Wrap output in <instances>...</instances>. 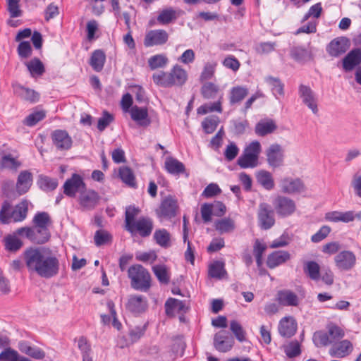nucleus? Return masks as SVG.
<instances>
[{
    "label": "nucleus",
    "instance_id": "28",
    "mask_svg": "<svg viewBox=\"0 0 361 361\" xmlns=\"http://www.w3.org/2000/svg\"><path fill=\"white\" fill-rule=\"evenodd\" d=\"M147 300L142 295H131L127 303V308L133 313H141L147 308Z\"/></svg>",
    "mask_w": 361,
    "mask_h": 361
},
{
    "label": "nucleus",
    "instance_id": "7",
    "mask_svg": "<svg viewBox=\"0 0 361 361\" xmlns=\"http://www.w3.org/2000/svg\"><path fill=\"white\" fill-rule=\"evenodd\" d=\"M86 188V185L79 174L73 173L63 184V192L70 197H75L77 192H81Z\"/></svg>",
    "mask_w": 361,
    "mask_h": 361
},
{
    "label": "nucleus",
    "instance_id": "59",
    "mask_svg": "<svg viewBox=\"0 0 361 361\" xmlns=\"http://www.w3.org/2000/svg\"><path fill=\"white\" fill-rule=\"evenodd\" d=\"M284 352L286 355L290 357L293 358L300 355V345L298 341H292L287 345L284 347Z\"/></svg>",
    "mask_w": 361,
    "mask_h": 361
},
{
    "label": "nucleus",
    "instance_id": "55",
    "mask_svg": "<svg viewBox=\"0 0 361 361\" xmlns=\"http://www.w3.org/2000/svg\"><path fill=\"white\" fill-rule=\"evenodd\" d=\"M219 123V118L215 116H208L202 122L204 131L210 134L215 131Z\"/></svg>",
    "mask_w": 361,
    "mask_h": 361
},
{
    "label": "nucleus",
    "instance_id": "6",
    "mask_svg": "<svg viewBox=\"0 0 361 361\" xmlns=\"http://www.w3.org/2000/svg\"><path fill=\"white\" fill-rule=\"evenodd\" d=\"M234 343L233 336L226 330H221L214 335V347L221 353H226L231 350Z\"/></svg>",
    "mask_w": 361,
    "mask_h": 361
},
{
    "label": "nucleus",
    "instance_id": "11",
    "mask_svg": "<svg viewBox=\"0 0 361 361\" xmlns=\"http://www.w3.org/2000/svg\"><path fill=\"white\" fill-rule=\"evenodd\" d=\"M101 197L94 190H86L80 192L79 196V204L85 210H92L99 203Z\"/></svg>",
    "mask_w": 361,
    "mask_h": 361
},
{
    "label": "nucleus",
    "instance_id": "8",
    "mask_svg": "<svg viewBox=\"0 0 361 361\" xmlns=\"http://www.w3.org/2000/svg\"><path fill=\"white\" fill-rule=\"evenodd\" d=\"M267 161L272 168H279L283 165L284 151L279 144H272L266 151Z\"/></svg>",
    "mask_w": 361,
    "mask_h": 361
},
{
    "label": "nucleus",
    "instance_id": "57",
    "mask_svg": "<svg viewBox=\"0 0 361 361\" xmlns=\"http://www.w3.org/2000/svg\"><path fill=\"white\" fill-rule=\"evenodd\" d=\"M230 329L238 341L243 342L246 340V332L238 322L232 320L230 322Z\"/></svg>",
    "mask_w": 361,
    "mask_h": 361
},
{
    "label": "nucleus",
    "instance_id": "23",
    "mask_svg": "<svg viewBox=\"0 0 361 361\" xmlns=\"http://www.w3.org/2000/svg\"><path fill=\"white\" fill-rule=\"evenodd\" d=\"M290 258V255L288 252L285 250L275 251L268 255L267 264L270 269H274L288 260Z\"/></svg>",
    "mask_w": 361,
    "mask_h": 361
},
{
    "label": "nucleus",
    "instance_id": "58",
    "mask_svg": "<svg viewBox=\"0 0 361 361\" xmlns=\"http://www.w3.org/2000/svg\"><path fill=\"white\" fill-rule=\"evenodd\" d=\"M313 341L316 346H326L332 343L328 332L317 331L314 334Z\"/></svg>",
    "mask_w": 361,
    "mask_h": 361
},
{
    "label": "nucleus",
    "instance_id": "32",
    "mask_svg": "<svg viewBox=\"0 0 361 361\" xmlns=\"http://www.w3.org/2000/svg\"><path fill=\"white\" fill-rule=\"evenodd\" d=\"M248 89L243 86L233 87L229 93V102L231 106L240 104L248 94Z\"/></svg>",
    "mask_w": 361,
    "mask_h": 361
},
{
    "label": "nucleus",
    "instance_id": "4",
    "mask_svg": "<svg viewBox=\"0 0 361 361\" xmlns=\"http://www.w3.org/2000/svg\"><path fill=\"white\" fill-rule=\"evenodd\" d=\"M262 151L259 141H252L245 149L238 159L237 163L242 169L255 168L257 166L259 157Z\"/></svg>",
    "mask_w": 361,
    "mask_h": 361
},
{
    "label": "nucleus",
    "instance_id": "26",
    "mask_svg": "<svg viewBox=\"0 0 361 361\" xmlns=\"http://www.w3.org/2000/svg\"><path fill=\"white\" fill-rule=\"evenodd\" d=\"M131 118L141 126H148L150 124V120L148 118V111L146 108L134 106L130 111Z\"/></svg>",
    "mask_w": 361,
    "mask_h": 361
},
{
    "label": "nucleus",
    "instance_id": "18",
    "mask_svg": "<svg viewBox=\"0 0 361 361\" xmlns=\"http://www.w3.org/2000/svg\"><path fill=\"white\" fill-rule=\"evenodd\" d=\"M299 95L302 99L303 103L316 114L318 112V108L317 99L312 89L309 86L300 85L299 87Z\"/></svg>",
    "mask_w": 361,
    "mask_h": 361
},
{
    "label": "nucleus",
    "instance_id": "40",
    "mask_svg": "<svg viewBox=\"0 0 361 361\" xmlns=\"http://www.w3.org/2000/svg\"><path fill=\"white\" fill-rule=\"evenodd\" d=\"M32 77L41 76L45 72V68L43 63L38 59L34 58L30 61L25 63Z\"/></svg>",
    "mask_w": 361,
    "mask_h": 361
},
{
    "label": "nucleus",
    "instance_id": "50",
    "mask_svg": "<svg viewBox=\"0 0 361 361\" xmlns=\"http://www.w3.org/2000/svg\"><path fill=\"white\" fill-rule=\"evenodd\" d=\"M140 209L134 206H129L126 208L125 213V227L127 231L131 230L132 224L136 221L135 217L138 215Z\"/></svg>",
    "mask_w": 361,
    "mask_h": 361
},
{
    "label": "nucleus",
    "instance_id": "34",
    "mask_svg": "<svg viewBox=\"0 0 361 361\" xmlns=\"http://www.w3.org/2000/svg\"><path fill=\"white\" fill-rule=\"evenodd\" d=\"M276 128L277 126L273 120H264L256 124L255 132L259 136H265L272 133Z\"/></svg>",
    "mask_w": 361,
    "mask_h": 361
},
{
    "label": "nucleus",
    "instance_id": "60",
    "mask_svg": "<svg viewBox=\"0 0 361 361\" xmlns=\"http://www.w3.org/2000/svg\"><path fill=\"white\" fill-rule=\"evenodd\" d=\"M17 52L21 59H25L30 57L32 54V49L30 42H21L18 46Z\"/></svg>",
    "mask_w": 361,
    "mask_h": 361
},
{
    "label": "nucleus",
    "instance_id": "48",
    "mask_svg": "<svg viewBox=\"0 0 361 361\" xmlns=\"http://www.w3.org/2000/svg\"><path fill=\"white\" fill-rule=\"evenodd\" d=\"M152 271L161 283L168 284L170 281V276L165 265H155L152 267Z\"/></svg>",
    "mask_w": 361,
    "mask_h": 361
},
{
    "label": "nucleus",
    "instance_id": "30",
    "mask_svg": "<svg viewBox=\"0 0 361 361\" xmlns=\"http://www.w3.org/2000/svg\"><path fill=\"white\" fill-rule=\"evenodd\" d=\"M277 300L283 306H297L298 305V295L290 290H279L277 293Z\"/></svg>",
    "mask_w": 361,
    "mask_h": 361
},
{
    "label": "nucleus",
    "instance_id": "36",
    "mask_svg": "<svg viewBox=\"0 0 361 361\" xmlns=\"http://www.w3.org/2000/svg\"><path fill=\"white\" fill-rule=\"evenodd\" d=\"M106 55L101 49H97L92 54L90 64L94 71L100 72L104 66Z\"/></svg>",
    "mask_w": 361,
    "mask_h": 361
},
{
    "label": "nucleus",
    "instance_id": "5",
    "mask_svg": "<svg viewBox=\"0 0 361 361\" xmlns=\"http://www.w3.org/2000/svg\"><path fill=\"white\" fill-rule=\"evenodd\" d=\"M273 204L278 216L286 217L292 215L296 210V204L295 201L290 197L279 195L274 202Z\"/></svg>",
    "mask_w": 361,
    "mask_h": 361
},
{
    "label": "nucleus",
    "instance_id": "29",
    "mask_svg": "<svg viewBox=\"0 0 361 361\" xmlns=\"http://www.w3.org/2000/svg\"><path fill=\"white\" fill-rule=\"evenodd\" d=\"M18 348L20 352L25 353L35 359L42 360L44 357V352L37 347H33L27 341H21L18 344Z\"/></svg>",
    "mask_w": 361,
    "mask_h": 361
},
{
    "label": "nucleus",
    "instance_id": "43",
    "mask_svg": "<svg viewBox=\"0 0 361 361\" xmlns=\"http://www.w3.org/2000/svg\"><path fill=\"white\" fill-rule=\"evenodd\" d=\"M257 182L266 190H271L274 188V178L270 172L262 170L257 174Z\"/></svg>",
    "mask_w": 361,
    "mask_h": 361
},
{
    "label": "nucleus",
    "instance_id": "49",
    "mask_svg": "<svg viewBox=\"0 0 361 361\" xmlns=\"http://www.w3.org/2000/svg\"><path fill=\"white\" fill-rule=\"evenodd\" d=\"M168 62V58L164 54H156L148 59V65L152 70L164 68Z\"/></svg>",
    "mask_w": 361,
    "mask_h": 361
},
{
    "label": "nucleus",
    "instance_id": "24",
    "mask_svg": "<svg viewBox=\"0 0 361 361\" xmlns=\"http://www.w3.org/2000/svg\"><path fill=\"white\" fill-rule=\"evenodd\" d=\"M32 183V174L28 171H21L18 177L16 190L19 195L26 193Z\"/></svg>",
    "mask_w": 361,
    "mask_h": 361
},
{
    "label": "nucleus",
    "instance_id": "47",
    "mask_svg": "<svg viewBox=\"0 0 361 361\" xmlns=\"http://www.w3.org/2000/svg\"><path fill=\"white\" fill-rule=\"evenodd\" d=\"M215 228L220 233H229L234 230L235 223L230 218H224L215 222Z\"/></svg>",
    "mask_w": 361,
    "mask_h": 361
},
{
    "label": "nucleus",
    "instance_id": "56",
    "mask_svg": "<svg viewBox=\"0 0 361 361\" xmlns=\"http://www.w3.org/2000/svg\"><path fill=\"white\" fill-rule=\"evenodd\" d=\"M94 240L97 246H101L111 243L112 236L105 230H98L95 232Z\"/></svg>",
    "mask_w": 361,
    "mask_h": 361
},
{
    "label": "nucleus",
    "instance_id": "3",
    "mask_svg": "<svg viewBox=\"0 0 361 361\" xmlns=\"http://www.w3.org/2000/svg\"><path fill=\"white\" fill-rule=\"evenodd\" d=\"M127 272L133 289L141 292H147L150 289L152 276L143 266L138 264L131 265Z\"/></svg>",
    "mask_w": 361,
    "mask_h": 361
},
{
    "label": "nucleus",
    "instance_id": "52",
    "mask_svg": "<svg viewBox=\"0 0 361 361\" xmlns=\"http://www.w3.org/2000/svg\"><path fill=\"white\" fill-rule=\"evenodd\" d=\"M326 329L332 343L341 339L345 336L343 329L334 323L331 322L328 324Z\"/></svg>",
    "mask_w": 361,
    "mask_h": 361
},
{
    "label": "nucleus",
    "instance_id": "37",
    "mask_svg": "<svg viewBox=\"0 0 361 361\" xmlns=\"http://www.w3.org/2000/svg\"><path fill=\"white\" fill-rule=\"evenodd\" d=\"M165 169L171 174L178 175L184 173L185 168L184 164L173 157H167L165 161Z\"/></svg>",
    "mask_w": 361,
    "mask_h": 361
},
{
    "label": "nucleus",
    "instance_id": "44",
    "mask_svg": "<svg viewBox=\"0 0 361 361\" xmlns=\"http://www.w3.org/2000/svg\"><path fill=\"white\" fill-rule=\"evenodd\" d=\"M177 17L176 11L170 7L161 11L157 19L159 24L167 25L176 20Z\"/></svg>",
    "mask_w": 361,
    "mask_h": 361
},
{
    "label": "nucleus",
    "instance_id": "46",
    "mask_svg": "<svg viewBox=\"0 0 361 361\" xmlns=\"http://www.w3.org/2000/svg\"><path fill=\"white\" fill-rule=\"evenodd\" d=\"M32 223L37 227H47L51 226L52 221L49 214L46 212H39L33 217Z\"/></svg>",
    "mask_w": 361,
    "mask_h": 361
},
{
    "label": "nucleus",
    "instance_id": "27",
    "mask_svg": "<svg viewBox=\"0 0 361 361\" xmlns=\"http://www.w3.org/2000/svg\"><path fill=\"white\" fill-rule=\"evenodd\" d=\"M326 220L331 222H344L348 223L354 221L355 219V213L353 211L339 212L334 211L327 212L325 215Z\"/></svg>",
    "mask_w": 361,
    "mask_h": 361
},
{
    "label": "nucleus",
    "instance_id": "13",
    "mask_svg": "<svg viewBox=\"0 0 361 361\" xmlns=\"http://www.w3.org/2000/svg\"><path fill=\"white\" fill-rule=\"evenodd\" d=\"M154 228V223L149 217H140L132 224L130 231H128L132 234L138 233L141 237L146 238L151 235Z\"/></svg>",
    "mask_w": 361,
    "mask_h": 361
},
{
    "label": "nucleus",
    "instance_id": "38",
    "mask_svg": "<svg viewBox=\"0 0 361 361\" xmlns=\"http://www.w3.org/2000/svg\"><path fill=\"white\" fill-rule=\"evenodd\" d=\"M39 188L45 192L54 190L59 185L56 178H51L45 175H39L37 179Z\"/></svg>",
    "mask_w": 361,
    "mask_h": 361
},
{
    "label": "nucleus",
    "instance_id": "64",
    "mask_svg": "<svg viewBox=\"0 0 361 361\" xmlns=\"http://www.w3.org/2000/svg\"><path fill=\"white\" fill-rule=\"evenodd\" d=\"M290 56L296 61L305 60L309 56L308 51L302 47H293L290 49Z\"/></svg>",
    "mask_w": 361,
    "mask_h": 361
},
{
    "label": "nucleus",
    "instance_id": "35",
    "mask_svg": "<svg viewBox=\"0 0 361 361\" xmlns=\"http://www.w3.org/2000/svg\"><path fill=\"white\" fill-rule=\"evenodd\" d=\"M303 271L312 280L320 279V267L315 261H304Z\"/></svg>",
    "mask_w": 361,
    "mask_h": 361
},
{
    "label": "nucleus",
    "instance_id": "61",
    "mask_svg": "<svg viewBox=\"0 0 361 361\" xmlns=\"http://www.w3.org/2000/svg\"><path fill=\"white\" fill-rule=\"evenodd\" d=\"M11 205L8 201L5 200L0 210V221L6 224H8L11 219Z\"/></svg>",
    "mask_w": 361,
    "mask_h": 361
},
{
    "label": "nucleus",
    "instance_id": "14",
    "mask_svg": "<svg viewBox=\"0 0 361 361\" xmlns=\"http://www.w3.org/2000/svg\"><path fill=\"white\" fill-rule=\"evenodd\" d=\"M51 137L53 145L59 150H68L72 147V138L65 130H54L51 134Z\"/></svg>",
    "mask_w": 361,
    "mask_h": 361
},
{
    "label": "nucleus",
    "instance_id": "9",
    "mask_svg": "<svg viewBox=\"0 0 361 361\" xmlns=\"http://www.w3.org/2000/svg\"><path fill=\"white\" fill-rule=\"evenodd\" d=\"M178 208L176 200L171 196H168L161 202L157 214L159 218L171 219L176 216Z\"/></svg>",
    "mask_w": 361,
    "mask_h": 361
},
{
    "label": "nucleus",
    "instance_id": "54",
    "mask_svg": "<svg viewBox=\"0 0 361 361\" xmlns=\"http://www.w3.org/2000/svg\"><path fill=\"white\" fill-rule=\"evenodd\" d=\"M6 249L11 252H16L21 248L23 242L16 235H8L4 239Z\"/></svg>",
    "mask_w": 361,
    "mask_h": 361
},
{
    "label": "nucleus",
    "instance_id": "16",
    "mask_svg": "<svg viewBox=\"0 0 361 361\" xmlns=\"http://www.w3.org/2000/svg\"><path fill=\"white\" fill-rule=\"evenodd\" d=\"M281 191L286 194L300 193L305 190L304 183L300 178L286 177L280 180Z\"/></svg>",
    "mask_w": 361,
    "mask_h": 361
},
{
    "label": "nucleus",
    "instance_id": "41",
    "mask_svg": "<svg viewBox=\"0 0 361 361\" xmlns=\"http://www.w3.org/2000/svg\"><path fill=\"white\" fill-rule=\"evenodd\" d=\"M154 239L159 246L167 248L171 246V234L164 228L157 229L154 233Z\"/></svg>",
    "mask_w": 361,
    "mask_h": 361
},
{
    "label": "nucleus",
    "instance_id": "42",
    "mask_svg": "<svg viewBox=\"0 0 361 361\" xmlns=\"http://www.w3.org/2000/svg\"><path fill=\"white\" fill-rule=\"evenodd\" d=\"M0 361H31L28 358L20 356L17 350L8 347L0 353Z\"/></svg>",
    "mask_w": 361,
    "mask_h": 361
},
{
    "label": "nucleus",
    "instance_id": "39",
    "mask_svg": "<svg viewBox=\"0 0 361 361\" xmlns=\"http://www.w3.org/2000/svg\"><path fill=\"white\" fill-rule=\"evenodd\" d=\"M28 212V202L26 200L22 201L16 205L11 212V219L15 222L23 221Z\"/></svg>",
    "mask_w": 361,
    "mask_h": 361
},
{
    "label": "nucleus",
    "instance_id": "2",
    "mask_svg": "<svg viewBox=\"0 0 361 361\" xmlns=\"http://www.w3.org/2000/svg\"><path fill=\"white\" fill-rule=\"evenodd\" d=\"M187 79L186 71L178 65L174 66L169 72L159 71L152 75L154 82L164 87H180L185 83Z\"/></svg>",
    "mask_w": 361,
    "mask_h": 361
},
{
    "label": "nucleus",
    "instance_id": "53",
    "mask_svg": "<svg viewBox=\"0 0 361 361\" xmlns=\"http://www.w3.org/2000/svg\"><path fill=\"white\" fill-rule=\"evenodd\" d=\"M219 89L212 82L204 83L201 88V94L204 99H210L216 97Z\"/></svg>",
    "mask_w": 361,
    "mask_h": 361
},
{
    "label": "nucleus",
    "instance_id": "63",
    "mask_svg": "<svg viewBox=\"0 0 361 361\" xmlns=\"http://www.w3.org/2000/svg\"><path fill=\"white\" fill-rule=\"evenodd\" d=\"M1 166L2 168L16 170L20 166V163L13 158L11 154H7L2 157Z\"/></svg>",
    "mask_w": 361,
    "mask_h": 361
},
{
    "label": "nucleus",
    "instance_id": "17",
    "mask_svg": "<svg viewBox=\"0 0 361 361\" xmlns=\"http://www.w3.org/2000/svg\"><path fill=\"white\" fill-rule=\"evenodd\" d=\"M356 257L353 252L342 251L335 257L336 267L341 270H350L355 264Z\"/></svg>",
    "mask_w": 361,
    "mask_h": 361
},
{
    "label": "nucleus",
    "instance_id": "12",
    "mask_svg": "<svg viewBox=\"0 0 361 361\" xmlns=\"http://www.w3.org/2000/svg\"><path fill=\"white\" fill-rule=\"evenodd\" d=\"M257 216L259 226L262 229H269L275 224L274 211L266 203L259 204Z\"/></svg>",
    "mask_w": 361,
    "mask_h": 361
},
{
    "label": "nucleus",
    "instance_id": "31",
    "mask_svg": "<svg viewBox=\"0 0 361 361\" xmlns=\"http://www.w3.org/2000/svg\"><path fill=\"white\" fill-rule=\"evenodd\" d=\"M118 177L130 188H137V183L133 170L126 166H121L118 169Z\"/></svg>",
    "mask_w": 361,
    "mask_h": 361
},
{
    "label": "nucleus",
    "instance_id": "33",
    "mask_svg": "<svg viewBox=\"0 0 361 361\" xmlns=\"http://www.w3.org/2000/svg\"><path fill=\"white\" fill-rule=\"evenodd\" d=\"M264 81L269 85L272 94L277 99H279V97L284 96V84L279 78L267 76Z\"/></svg>",
    "mask_w": 361,
    "mask_h": 361
},
{
    "label": "nucleus",
    "instance_id": "62",
    "mask_svg": "<svg viewBox=\"0 0 361 361\" xmlns=\"http://www.w3.org/2000/svg\"><path fill=\"white\" fill-rule=\"evenodd\" d=\"M225 272L223 263L216 261L209 266V274L212 278L221 279Z\"/></svg>",
    "mask_w": 361,
    "mask_h": 361
},
{
    "label": "nucleus",
    "instance_id": "19",
    "mask_svg": "<svg viewBox=\"0 0 361 361\" xmlns=\"http://www.w3.org/2000/svg\"><path fill=\"white\" fill-rule=\"evenodd\" d=\"M13 88L16 95L30 103H36L39 99V94L34 90L25 87L20 84H13Z\"/></svg>",
    "mask_w": 361,
    "mask_h": 361
},
{
    "label": "nucleus",
    "instance_id": "51",
    "mask_svg": "<svg viewBox=\"0 0 361 361\" xmlns=\"http://www.w3.org/2000/svg\"><path fill=\"white\" fill-rule=\"evenodd\" d=\"M46 116V112L43 110L36 111L29 114L23 121L27 126H34L37 123L43 120Z\"/></svg>",
    "mask_w": 361,
    "mask_h": 361
},
{
    "label": "nucleus",
    "instance_id": "10",
    "mask_svg": "<svg viewBox=\"0 0 361 361\" xmlns=\"http://www.w3.org/2000/svg\"><path fill=\"white\" fill-rule=\"evenodd\" d=\"M350 40L346 37H338L332 39L326 46V51L332 57H338L350 47Z\"/></svg>",
    "mask_w": 361,
    "mask_h": 361
},
{
    "label": "nucleus",
    "instance_id": "22",
    "mask_svg": "<svg viewBox=\"0 0 361 361\" xmlns=\"http://www.w3.org/2000/svg\"><path fill=\"white\" fill-rule=\"evenodd\" d=\"M353 350V345L348 340H343L330 348L329 354L334 357H344Z\"/></svg>",
    "mask_w": 361,
    "mask_h": 361
},
{
    "label": "nucleus",
    "instance_id": "25",
    "mask_svg": "<svg viewBox=\"0 0 361 361\" xmlns=\"http://www.w3.org/2000/svg\"><path fill=\"white\" fill-rule=\"evenodd\" d=\"M297 330V324L292 317L282 319L279 325V334L286 338L293 336Z\"/></svg>",
    "mask_w": 361,
    "mask_h": 361
},
{
    "label": "nucleus",
    "instance_id": "1",
    "mask_svg": "<svg viewBox=\"0 0 361 361\" xmlns=\"http://www.w3.org/2000/svg\"><path fill=\"white\" fill-rule=\"evenodd\" d=\"M23 257L28 271L40 277L50 279L59 274V260L51 252L47 254L41 248L30 247L24 252Z\"/></svg>",
    "mask_w": 361,
    "mask_h": 361
},
{
    "label": "nucleus",
    "instance_id": "20",
    "mask_svg": "<svg viewBox=\"0 0 361 361\" xmlns=\"http://www.w3.org/2000/svg\"><path fill=\"white\" fill-rule=\"evenodd\" d=\"M361 63V49L355 48L350 51L343 59V68L350 71Z\"/></svg>",
    "mask_w": 361,
    "mask_h": 361
},
{
    "label": "nucleus",
    "instance_id": "21",
    "mask_svg": "<svg viewBox=\"0 0 361 361\" xmlns=\"http://www.w3.org/2000/svg\"><path fill=\"white\" fill-rule=\"evenodd\" d=\"M188 310L184 301L170 298L165 302L166 314L169 317H174L177 313H185Z\"/></svg>",
    "mask_w": 361,
    "mask_h": 361
},
{
    "label": "nucleus",
    "instance_id": "15",
    "mask_svg": "<svg viewBox=\"0 0 361 361\" xmlns=\"http://www.w3.org/2000/svg\"><path fill=\"white\" fill-rule=\"evenodd\" d=\"M169 39V34L162 29L149 31L144 39V45L146 47L160 46L166 44Z\"/></svg>",
    "mask_w": 361,
    "mask_h": 361
},
{
    "label": "nucleus",
    "instance_id": "45",
    "mask_svg": "<svg viewBox=\"0 0 361 361\" xmlns=\"http://www.w3.org/2000/svg\"><path fill=\"white\" fill-rule=\"evenodd\" d=\"M32 231L34 235V243L44 244L47 242L50 238V232L49 228L33 226Z\"/></svg>",
    "mask_w": 361,
    "mask_h": 361
}]
</instances>
